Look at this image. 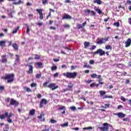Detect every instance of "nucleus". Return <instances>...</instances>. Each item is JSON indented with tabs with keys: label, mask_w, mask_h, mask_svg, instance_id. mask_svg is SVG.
Here are the masks:
<instances>
[{
	"label": "nucleus",
	"mask_w": 131,
	"mask_h": 131,
	"mask_svg": "<svg viewBox=\"0 0 131 131\" xmlns=\"http://www.w3.org/2000/svg\"><path fill=\"white\" fill-rule=\"evenodd\" d=\"M76 26H77V28L79 29H81V28H83L82 27V25H81L79 24H77Z\"/></svg>",
	"instance_id": "37998d69"
},
{
	"label": "nucleus",
	"mask_w": 131,
	"mask_h": 131,
	"mask_svg": "<svg viewBox=\"0 0 131 131\" xmlns=\"http://www.w3.org/2000/svg\"><path fill=\"white\" fill-rule=\"evenodd\" d=\"M99 94H100V97H102V99H107V98L112 99V98H113V96H112V95H111L109 96H108L107 95L104 96V95H106V92L105 91H100Z\"/></svg>",
	"instance_id": "39448f33"
},
{
	"label": "nucleus",
	"mask_w": 131,
	"mask_h": 131,
	"mask_svg": "<svg viewBox=\"0 0 131 131\" xmlns=\"http://www.w3.org/2000/svg\"><path fill=\"white\" fill-rule=\"evenodd\" d=\"M19 27H17V28H14L13 31L12 32V34H15L18 32V31L19 30Z\"/></svg>",
	"instance_id": "a878e982"
},
{
	"label": "nucleus",
	"mask_w": 131,
	"mask_h": 131,
	"mask_svg": "<svg viewBox=\"0 0 131 131\" xmlns=\"http://www.w3.org/2000/svg\"><path fill=\"white\" fill-rule=\"evenodd\" d=\"M92 81H93V80H84V82L85 83H91V82H92Z\"/></svg>",
	"instance_id": "49530a36"
},
{
	"label": "nucleus",
	"mask_w": 131,
	"mask_h": 131,
	"mask_svg": "<svg viewBox=\"0 0 131 131\" xmlns=\"http://www.w3.org/2000/svg\"><path fill=\"white\" fill-rule=\"evenodd\" d=\"M36 64H37L38 67H40V68H42V62H37Z\"/></svg>",
	"instance_id": "a19ab883"
},
{
	"label": "nucleus",
	"mask_w": 131,
	"mask_h": 131,
	"mask_svg": "<svg viewBox=\"0 0 131 131\" xmlns=\"http://www.w3.org/2000/svg\"><path fill=\"white\" fill-rule=\"evenodd\" d=\"M71 110H73V111H76V107L75 106H71L70 107Z\"/></svg>",
	"instance_id": "a18cd8bd"
},
{
	"label": "nucleus",
	"mask_w": 131,
	"mask_h": 131,
	"mask_svg": "<svg viewBox=\"0 0 131 131\" xmlns=\"http://www.w3.org/2000/svg\"><path fill=\"white\" fill-rule=\"evenodd\" d=\"M15 57L17 58H15V63H18V61H19L20 58H19V55H15Z\"/></svg>",
	"instance_id": "f704fd0d"
},
{
	"label": "nucleus",
	"mask_w": 131,
	"mask_h": 131,
	"mask_svg": "<svg viewBox=\"0 0 131 131\" xmlns=\"http://www.w3.org/2000/svg\"><path fill=\"white\" fill-rule=\"evenodd\" d=\"M5 90V86H0V91Z\"/></svg>",
	"instance_id": "e2e57ef3"
},
{
	"label": "nucleus",
	"mask_w": 131,
	"mask_h": 131,
	"mask_svg": "<svg viewBox=\"0 0 131 131\" xmlns=\"http://www.w3.org/2000/svg\"><path fill=\"white\" fill-rule=\"evenodd\" d=\"M91 13H92V16H96V12H95V11H93V10H92L91 11Z\"/></svg>",
	"instance_id": "6e6d98bb"
},
{
	"label": "nucleus",
	"mask_w": 131,
	"mask_h": 131,
	"mask_svg": "<svg viewBox=\"0 0 131 131\" xmlns=\"http://www.w3.org/2000/svg\"><path fill=\"white\" fill-rule=\"evenodd\" d=\"M31 88H34V87L36 86V83H31Z\"/></svg>",
	"instance_id": "5fc2aeb1"
},
{
	"label": "nucleus",
	"mask_w": 131,
	"mask_h": 131,
	"mask_svg": "<svg viewBox=\"0 0 131 131\" xmlns=\"http://www.w3.org/2000/svg\"><path fill=\"white\" fill-rule=\"evenodd\" d=\"M28 66L29 67L28 73H29V74H32V73H33V67L31 64H29Z\"/></svg>",
	"instance_id": "f3484780"
},
{
	"label": "nucleus",
	"mask_w": 131,
	"mask_h": 131,
	"mask_svg": "<svg viewBox=\"0 0 131 131\" xmlns=\"http://www.w3.org/2000/svg\"><path fill=\"white\" fill-rule=\"evenodd\" d=\"M2 58V62L3 63H6L8 62V59H7V55H3L1 56Z\"/></svg>",
	"instance_id": "2eb2a0df"
},
{
	"label": "nucleus",
	"mask_w": 131,
	"mask_h": 131,
	"mask_svg": "<svg viewBox=\"0 0 131 131\" xmlns=\"http://www.w3.org/2000/svg\"><path fill=\"white\" fill-rule=\"evenodd\" d=\"M45 116V113L43 112H41L40 116L37 117L38 119H42V117Z\"/></svg>",
	"instance_id": "393cba45"
},
{
	"label": "nucleus",
	"mask_w": 131,
	"mask_h": 131,
	"mask_svg": "<svg viewBox=\"0 0 131 131\" xmlns=\"http://www.w3.org/2000/svg\"><path fill=\"white\" fill-rule=\"evenodd\" d=\"M13 115H14L13 114L12 112H10L9 114L8 112H5L4 115V114L0 115V119L2 120H3L5 119V118H6V117H7V118H11V117H12V116H13Z\"/></svg>",
	"instance_id": "20e7f679"
},
{
	"label": "nucleus",
	"mask_w": 131,
	"mask_h": 131,
	"mask_svg": "<svg viewBox=\"0 0 131 131\" xmlns=\"http://www.w3.org/2000/svg\"><path fill=\"white\" fill-rule=\"evenodd\" d=\"M90 76L92 77V78H96V77L98 78V77H99V75H97L96 74H91Z\"/></svg>",
	"instance_id": "2f4dec72"
},
{
	"label": "nucleus",
	"mask_w": 131,
	"mask_h": 131,
	"mask_svg": "<svg viewBox=\"0 0 131 131\" xmlns=\"http://www.w3.org/2000/svg\"><path fill=\"white\" fill-rule=\"evenodd\" d=\"M98 79L99 83H97V84H98V86L100 84H104V82H102L103 81V79L102 78V76H101V75H98Z\"/></svg>",
	"instance_id": "4468645a"
},
{
	"label": "nucleus",
	"mask_w": 131,
	"mask_h": 131,
	"mask_svg": "<svg viewBox=\"0 0 131 131\" xmlns=\"http://www.w3.org/2000/svg\"><path fill=\"white\" fill-rule=\"evenodd\" d=\"M7 122L9 123H12V119L11 118H7Z\"/></svg>",
	"instance_id": "052dcab7"
},
{
	"label": "nucleus",
	"mask_w": 131,
	"mask_h": 131,
	"mask_svg": "<svg viewBox=\"0 0 131 131\" xmlns=\"http://www.w3.org/2000/svg\"><path fill=\"white\" fill-rule=\"evenodd\" d=\"M68 122H67L66 123L64 124H61L60 125L61 126V127H67L68 126Z\"/></svg>",
	"instance_id": "7c9ffc66"
},
{
	"label": "nucleus",
	"mask_w": 131,
	"mask_h": 131,
	"mask_svg": "<svg viewBox=\"0 0 131 131\" xmlns=\"http://www.w3.org/2000/svg\"><path fill=\"white\" fill-rule=\"evenodd\" d=\"M95 86H96V88H98L99 84H96V82H93L90 84V88H91V89L95 88Z\"/></svg>",
	"instance_id": "4be33fe9"
},
{
	"label": "nucleus",
	"mask_w": 131,
	"mask_h": 131,
	"mask_svg": "<svg viewBox=\"0 0 131 131\" xmlns=\"http://www.w3.org/2000/svg\"><path fill=\"white\" fill-rule=\"evenodd\" d=\"M35 60H39V59H40V56L38 55V54H35Z\"/></svg>",
	"instance_id": "c9c22d12"
},
{
	"label": "nucleus",
	"mask_w": 131,
	"mask_h": 131,
	"mask_svg": "<svg viewBox=\"0 0 131 131\" xmlns=\"http://www.w3.org/2000/svg\"><path fill=\"white\" fill-rule=\"evenodd\" d=\"M114 26H116V27H119L120 26V24H119V22H116L114 23Z\"/></svg>",
	"instance_id": "e433bc0d"
},
{
	"label": "nucleus",
	"mask_w": 131,
	"mask_h": 131,
	"mask_svg": "<svg viewBox=\"0 0 131 131\" xmlns=\"http://www.w3.org/2000/svg\"><path fill=\"white\" fill-rule=\"evenodd\" d=\"M89 68V67H90V65H88V62H85L84 63V66H83V68Z\"/></svg>",
	"instance_id": "3c124183"
},
{
	"label": "nucleus",
	"mask_w": 131,
	"mask_h": 131,
	"mask_svg": "<svg viewBox=\"0 0 131 131\" xmlns=\"http://www.w3.org/2000/svg\"><path fill=\"white\" fill-rule=\"evenodd\" d=\"M30 115H31L32 116H34V115H35V110L32 109L29 112Z\"/></svg>",
	"instance_id": "b1692460"
},
{
	"label": "nucleus",
	"mask_w": 131,
	"mask_h": 131,
	"mask_svg": "<svg viewBox=\"0 0 131 131\" xmlns=\"http://www.w3.org/2000/svg\"><path fill=\"white\" fill-rule=\"evenodd\" d=\"M58 106H59L58 110H63V112H61V114H65L66 107L62 105H58Z\"/></svg>",
	"instance_id": "a211bd4d"
},
{
	"label": "nucleus",
	"mask_w": 131,
	"mask_h": 131,
	"mask_svg": "<svg viewBox=\"0 0 131 131\" xmlns=\"http://www.w3.org/2000/svg\"><path fill=\"white\" fill-rule=\"evenodd\" d=\"M96 48H97V46H95V45H93L91 48L90 49V51H94V50H95V49H96Z\"/></svg>",
	"instance_id": "c03bdc74"
},
{
	"label": "nucleus",
	"mask_w": 131,
	"mask_h": 131,
	"mask_svg": "<svg viewBox=\"0 0 131 131\" xmlns=\"http://www.w3.org/2000/svg\"><path fill=\"white\" fill-rule=\"evenodd\" d=\"M63 27H64V28H70V25L68 24L64 25Z\"/></svg>",
	"instance_id": "603ef678"
},
{
	"label": "nucleus",
	"mask_w": 131,
	"mask_h": 131,
	"mask_svg": "<svg viewBox=\"0 0 131 131\" xmlns=\"http://www.w3.org/2000/svg\"><path fill=\"white\" fill-rule=\"evenodd\" d=\"M84 13H88V14H90V13H91V10H90V9H85L84 11Z\"/></svg>",
	"instance_id": "09e8293b"
},
{
	"label": "nucleus",
	"mask_w": 131,
	"mask_h": 131,
	"mask_svg": "<svg viewBox=\"0 0 131 131\" xmlns=\"http://www.w3.org/2000/svg\"><path fill=\"white\" fill-rule=\"evenodd\" d=\"M90 43H90V42L85 41V42H84V49H88V48H89V47H90Z\"/></svg>",
	"instance_id": "5701e85b"
},
{
	"label": "nucleus",
	"mask_w": 131,
	"mask_h": 131,
	"mask_svg": "<svg viewBox=\"0 0 131 131\" xmlns=\"http://www.w3.org/2000/svg\"><path fill=\"white\" fill-rule=\"evenodd\" d=\"M94 4H97V5H102V1L101 0H94Z\"/></svg>",
	"instance_id": "bb28decb"
},
{
	"label": "nucleus",
	"mask_w": 131,
	"mask_h": 131,
	"mask_svg": "<svg viewBox=\"0 0 131 131\" xmlns=\"http://www.w3.org/2000/svg\"><path fill=\"white\" fill-rule=\"evenodd\" d=\"M106 50H112V46L111 45H108L105 46Z\"/></svg>",
	"instance_id": "4c0bfd02"
},
{
	"label": "nucleus",
	"mask_w": 131,
	"mask_h": 131,
	"mask_svg": "<svg viewBox=\"0 0 131 131\" xmlns=\"http://www.w3.org/2000/svg\"><path fill=\"white\" fill-rule=\"evenodd\" d=\"M114 115H116V116H118L119 118H124L125 117L126 115L123 114V113L120 112L118 113L114 114Z\"/></svg>",
	"instance_id": "f8f14e48"
},
{
	"label": "nucleus",
	"mask_w": 131,
	"mask_h": 131,
	"mask_svg": "<svg viewBox=\"0 0 131 131\" xmlns=\"http://www.w3.org/2000/svg\"><path fill=\"white\" fill-rule=\"evenodd\" d=\"M123 121H129V118H125L123 119Z\"/></svg>",
	"instance_id": "4d7b16f0"
},
{
	"label": "nucleus",
	"mask_w": 131,
	"mask_h": 131,
	"mask_svg": "<svg viewBox=\"0 0 131 131\" xmlns=\"http://www.w3.org/2000/svg\"><path fill=\"white\" fill-rule=\"evenodd\" d=\"M83 129L84 130H89V129H93V127L89 126V127H84V128H83Z\"/></svg>",
	"instance_id": "ea45409f"
},
{
	"label": "nucleus",
	"mask_w": 131,
	"mask_h": 131,
	"mask_svg": "<svg viewBox=\"0 0 131 131\" xmlns=\"http://www.w3.org/2000/svg\"><path fill=\"white\" fill-rule=\"evenodd\" d=\"M25 25H26V26L27 27V33L28 34L30 31V30L29 29V27L28 26V25H27V24H25Z\"/></svg>",
	"instance_id": "79ce46f5"
},
{
	"label": "nucleus",
	"mask_w": 131,
	"mask_h": 131,
	"mask_svg": "<svg viewBox=\"0 0 131 131\" xmlns=\"http://www.w3.org/2000/svg\"><path fill=\"white\" fill-rule=\"evenodd\" d=\"M110 107V103H106L104 104V106H102V108H104V109H107V108H109Z\"/></svg>",
	"instance_id": "473e14b6"
},
{
	"label": "nucleus",
	"mask_w": 131,
	"mask_h": 131,
	"mask_svg": "<svg viewBox=\"0 0 131 131\" xmlns=\"http://www.w3.org/2000/svg\"><path fill=\"white\" fill-rule=\"evenodd\" d=\"M24 90H26L27 93H31L32 92V90H31V89L28 87H24Z\"/></svg>",
	"instance_id": "cd10ccee"
},
{
	"label": "nucleus",
	"mask_w": 131,
	"mask_h": 131,
	"mask_svg": "<svg viewBox=\"0 0 131 131\" xmlns=\"http://www.w3.org/2000/svg\"><path fill=\"white\" fill-rule=\"evenodd\" d=\"M125 48H128V47H130L131 45V39L130 38H128L126 41L125 42Z\"/></svg>",
	"instance_id": "dca6fc26"
},
{
	"label": "nucleus",
	"mask_w": 131,
	"mask_h": 131,
	"mask_svg": "<svg viewBox=\"0 0 131 131\" xmlns=\"http://www.w3.org/2000/svg\"><path fill=\"white\" fill-rule=\"evenodd\" d=\"M108 123H103V127H100V129L101 131H107L108 129Z\"/></svg>",
	"instance_id": "9b49d317"
},
{
	"label": "nucleus",
	"mask_w": 131,
	"mask_h": 131,
	"mask_svg": "<svg viewBox=\"0 0 131 131\" xmlns=\"http://www.w3.org/2000/svg\"><path fill=\"white\" fill-rule=\"evenodd\" d=\"M128 23L131 25V17L128 18Z\"/></svg>",
	"instance_id": "774afa93"
},
{
	"label": "nucleus",
	"mask_w": 131,
	"mask_h": 131,
	"mask_svg": "<svg viewBox=\"0 0 131 131\" xmlns=\"http://www.w3.org/2000/svg\"><path fill=\"white\" fill-rule=\"evenodd\" d=\"M50 122H51V123H56V122H57V121L54 119H51L50 120Z\"/></svg>",
	"instance_id": "13d9d810"
},
{
	"label": "nucleus",
	"mask_w": 131,
	"mask_h": 131,
	"mask_svg": "<svg viewBox=\"0 0 131 131\" xmlns=\"http://www.w3.org/2000/svg\"><path fill=\"white\" fill-rule=\"evenodd\" d=\"M63 93H65L66 92H67V91H72V89H63Z\"/></svg>",
	"instance_id": "8fccbe9b"
},
{
	"label": "nucleus",
	"mask_w": 131,
	"mask_h": 131,
	"mask_svg": "<svg viewBox=\"0 0 131 131\" xmlns=\"http://www.w3.org/2000/svg\"><path fill=\"white\" fill-rule=\"evenodd\" d=\"M50 83V81H47L43 83V85L45 88H49V89H51L52 91H55V90H57L59 88V86L56 85L54 83ZM48 84H49L48 85ZM48 85V86H47Z\"/></svg>",
	"instance_id": "f03ea898"
},
{
	"label": "nucleus",
	"mask_w": 131,
	"mask_h": 131,
	"mask_svg": "<svg viewBox=\"0 0 131 131\" xmlns=\"http://www.w3.org/2000/svg\"><path fill=\"white\" fill-rule=\"evenodd\" d=\"M29 18H33V14H28Z\"/></svg>",
	"instance_id": "338daca9"
},
{
	"label": "nucleus",
	"mask_w": 131,
	"mask_h": 131,
	"mask_svg": "<svg viewBox=\"0 0 131 131\" xmlns=\"http://www.w3.org/2000/svg\"><path fill=\"white\" fill-rule=\"evenodd\" d=\"M36 78H37V79H39V78H40V77H41V73H39V74H37L35 75Z\"/></svg>",
	"instance_id": "72a5a7b5"
},
{
	"label": "nucleus",
	"mask_w": 131,
	"mask_h": 131,
	"mask_svg": "<svg viewBox=\"0 0 131 131\" xmlns=\"http://www.w3.org/2000/svg\"><path fill=\"white\" fill-rule=\"evenodd\" d=\"M14 105L18 106V105H19V102H17L14 99H11L10 104L9 105H7V107H10V106H13Z\"/></svg>",
	"instance_id": "6e6552de"
},
{
	"label": "nucleus",
	"mask_w": 131,
	"mask_h": 131,
	"mask_svg": "<svg viewBox=\"0 0 131 131\" xmlns=\"http://www.w3.org/2000/svg\"><path fill=\"white\" fill-rule=\"evenodd\" d=\"M36 12H38V14L39 15V19L40 20H42L43 19V14L42 13V9H36Z\"/></svg>",
	"instance_id": "9d476101"
},
{
	"label": "nucleus",
	"mask_w": 131,
	"mask_h": 131,
	"mask_svg": "<svg viewBox=\"0 0 131 131\" xmlns=\"http://www.w3.org/2000/svg\"><path fill=\"white\" fill-rule=\"evenodd\" d=\"M110 37H107L106 38H101L97 42L98 45H102L104 43V42H106V41H108L109 40Z\"/></svg>",
	"instance_id": "423d86ee"
},
{
	"label": "nucleus",
	"mask_w": 131,
	"mask_h": 131,
	"mask_svg": "<svg viewBox=\"0 0 131 131\" xmlns=\"http://www.w3.org/2000/svg\"><path fill=\"white\" fill-rule=\"evenodd\" d=\"M98 54H99L100 56H103V55H105V51H103V50L100 49L93 53V55H97Z\"/></svg>",
	"instance_id": "0eeeda50"
},
{
	"label": "nucleus",
	"mask_w": 131,
	"mask_h": 131,
	"mask_svg": "<svg viewBox=\"0 0 131 131\" xmlns=\"http://www.w3.org/2000/svg\"><path fill=\"white\" fill-rule=\"evenodd\" d=\"M10 97H8L6 99V100H5V102L6 103H9V102H10Z\"/></svg>",
	"instance_id": "69168bd1"
},
{
	"label": "nucleus",
	"mask_w": 131,
	"mask_h": 131,
	"mask_svg": "<svg viewBox=\"0 0 131 131\" xmlns=\"http://www.w3.org/2000/svg\"><path fill=\"white\" fill-rule=\"evenodd\" d=\"M89 63L91 64H94L95 61L94 60H90Z\"/></svg>",
	"instance_id": "0e129e2a"
},
{
	"label": "nucleus",
	"mask_w": 131,
	"mask_h": 131,
	"mask_svg": "<svg viewBox=\"0 0 131 131\" xmlns=\"http://www.w3.org/2000/svg\"><path fill=\"white\" fill-rule=\"evenodd\" d=\"M5 43H6L5 40L0 41V47H5Z\"/></svg>",
	"instance_id": "c756f323"
},
{
	"label": "nucleus",
	"mask_w": 131,
	"mask_h": 131,
	"mask_svg": "<svg viewBox=\"0 0 131 131\" xmlns=\"http://www.w3.org/2000/svg\"><path fill=\"white\" fill-rule=\"evenodd\" d=\"M37 98H38V99H40V98H41V94L39 93L37 94Z\"/></svg>",
	"instance_id": "680f3d73"
},
{
	"label": "nucleus",
	"mask_w": 131,
	"mask_h": 131,
	"mask_svg": "<svg viewBox=\"0 0 131 131\" xmlns=\"http://www.w3.org/2000/svg\"><path fill=\"white\" fill-rule=\"evenodd\" d=\"M59 76V73H56L54 74V77H58Z\"/></svg>",
	"instance_id": "bf43d9fd"
},
{
	"label": "nucleus",
	"mask_w": 131,
	"mask_h": 131,
	"mask_svg": "<svg viewBox=\"0 0 131 131\" xmlns=\"http://www.w3.org/2000/svg\"><path fill=\"white\" fill-rule=\"evenodd\" d=\"M120 99L123 102H125L126 101V99L123 96H121Z\"/></svg>",
	"instance_id": "864d4df0"
},
{
	"label": "nucleus",
	"mask_w": 131,
	"mask_h": 131,
	"mask_svg": "<svg viewBox=\"0 0 131 131\" xmlns=\"http://www.w3.org/2000/svg\"><path fill=\"white\" fill-rule=\"evenodd\" d=\"M57 69H58V67H57V66H52L51 67L52 71H54V70H57Z\"/></svg>",
	"instance_id": "58836bf2"
},
{
	"label": "nucleus",
	"mask_w": 131,
	"mask_h": 131,
	"mask_svg": "<svg viewBox=\"0 0 131 131\" xmlns=\"http://www.w3.org/2000/svg\"><path fill=\"white\" fill-rule=\"evenodd\" d=\"M42 3L43 5H46V4L48 5V0H42Z\"/></svg>",
	"instance_id": "de8ad7c7"
},
{
	"label": "nucleus",
	"mask_w": 131,
	"mask_h": 131,
	"mask_svg": "<svg viewBox=\"0 0 131 131\" xmlns=\"http://www.w3.org/2000/svg\"><path fill=\"white\" fill-rule=\"evenodd\" d=\"M72 19V17L68 14H64V16H62V20H71Z\"/></svg>",
	"instance_id": "aec40b11"
},
{
	"label": "nucleus",
	"mask_w": 131,
	"mask_h": 131,
	"mask_svg": "<svg viewBox=\"0 0 131 131\" xmlns=\"http://www.w3.org/2000/svg\"><path fill=\"white\" fill-rule=\"evenodd\" d=\"M48 104V100L46 99H41L39 103V108H42L43 107V105H47Z\"/></svg>",
	"instance_id": "1a4fd4ad"
},
{
	"label": "nucleus",
	"mask_w": 131,
	"mask_h": 131,
	"mask_svg": "<svg viewBox=\"0 0 131 131\" xmlns=\"http://www.w3.org/2000/svg\"><path fill=\"white\" fill-rule=\"evenodd\" d=\"M94 10H95V11H96V12H97V13L99 14V15H101L102 14V15H104V12H103V11H102V10H101V9H97V7H95Z\"/></svg>",
	"instance_id": "412c9836"
},
{
	"label": "nucleus",
	"mask_w": 131,
	"mask_h": 131,
	"mask_svg": "<svg viewBox=\"0 0 131 131\" xmlns=\"http://www.w3.org/2000/svg\"><path fill=\"white\" fill-rule=\"evenodd\" d=\"M68 88L69 89H70L71 90H72L71 88H73V84L72 83V82H69L68 83Z\"/></svg>",
	"instance_id": "c85d7f7f"
},
{
	"label": "nucleus",
	"mask_w": 131,
	"mask_h": 131,
	"mask_svg": "<svg viewBox=\"0 0 131 131\" xmlns=\"http://www.w3.org/2000/svg\"><path fill=\"white\" fill-rule=\"evenodd\" d=\"M8 2H13V5H15V6H17L18 5H21V4H23V2H22V0H18L17 2H16V1L17 0H8Z\"/></svg>",
	"instance_id": "ddd939ff"
},
{
	"label": "nucleus",
	"mask_w": 131,
	"mask_h": 131,
	"mask_svg": "<svg viewBox=\"0 0 131 131\" xmlns=\"http://www.w3.org/2000/svg\"><path fill=\"white\" fill-rule=\"evenodd\" d=\"M12 47L14 49V51H15L16 52H18V50H19V46H18L17 43H13L12 45Z\"/></svg>",
	"instance_id": "6ab92c4d"
},
{
	"label": "nucleus",
	"mask_w": 131,
	"mask_h": 131,
	"mask_svg": "<svg viewBox=\"0 0 131 131\" xmlns=\"http://www.w3.org/2000/svg\"><path fill=\"white\" fill-rule=\"evenodd\" d=\"M2 79L7 80V83H11L15 80V74L14 73L6 74L4 76L2 77Z\"/></svg>",
	"instance_id": "f257e3e1"
},
{
	"label": "nucleus",
	"mask_w": 131,
	"mask_h": 131,
	"mask_svg": "<svg viewBox=\"0 0 131 131\" xmlns=\"http://www.w3.org/2000/svg\"><path fill=\"white\" fill-rule=\"evenodd\" d=\"M63 76H65L67 78H72L74 79L76 78V76H77V72H67L63 73Z\"/></svg>",
	"instance_id": "7ed1b4c3"
}]
</instances>
